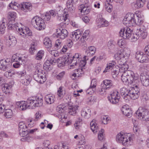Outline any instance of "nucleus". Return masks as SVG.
<instances>
[{
	"mask_svg": "<svg viewBox=\"0 0 149 149\" xmlns=\"http://www.w3.org/2000/svg\"><path fill=\"white\" fill-rule=\"evenodd\" d=\"M42 101L41 97H29L26 101H22L19 102L18 106L20 110L24 111L28 108L33 109L35 107L41 106Z\"/></svg>",
	"mask_w": 149,
	"mask_h": 149,
	"instance_id": "nucleus-1",
	"label": "nucleus"
},
{
	"mask_svg": "<svg viewBox=\"0 0 149 149\" xmlns=\"http://www.w3.org/2000/svg\"><path fill=\"white\" fill-rule=\"evenodd\" d=\"M129 66L127 65H123L119 67V71L123 72L121 74V79L125 84L129 86L132 83L134 78L136 76L133 71L131 70H127Z\"/></svg>",
	"mask_w": 149,
	"mask_h": 149,
	"instance_id": "nucleus-2",
	"label": "nucleus"
},
{
	"mask_svg": "<svg viewBox=\"0 0 149 149\" xmlns=\"http://www.w3.org/2000/svg\"><path fill=\"white\" fill-rule=\"evenodd\" d=\"M123 24L126 26H133L141 25L143 22L141 17H139L136 14L128 13L125 16L123 21Z\"/></svg>",
	"mask_w": 149,
	"mask_h": 149,
	"instance_id": "nucleus-3",
	"label": "nucleus"
},
{
	"mask_svg": "<svg viewBox=\"0 0 149 149\" xmlns=\"http://www.w3.org/2000/svg\"><path fill=\"white\" fill-rule=\"evenodd\" d=\"M137 85L135 87L130 88L128 89L123 87L120 89L121 95L125 99V97H130L133 100L138 98L139 96L140 89Z\"/></svg>",
	"mask_w": 149,
	"mask_h": 149,
	"instance_id": "nucleus-4",
	"label": "nucleus"
},
{
	"mask_svg": "<svg viewBox=\"0 0 149 149\" xmlns=\"http://www.w3.org/2000/svg\"><path fill=\"white\" fill-rule=\"evenodd\" d=\"M130 54V51L125 49L118 51L114 55V58L118 61V63L120 65L119 66H118V67L119 68L120 66L126 65L125 63L127 61Z\"/></svg>",
	"mask_w": 149,
	"mask_h": 149,
	"instance_id": "nucleus-5",
	"label": "nucleus"
},
{
	"mask_svg": "<svg viewBox=\"0 0 149 149\" xmlns=\"http://www.w3.org/2000/svg\"><path fill=\"white\" fill-rule=\"evenodd\" d=\"M127 26L120 30L119 32L120 36L123 37L124 39H130L132 41H136L139 37L138 33L136 32L135 34H132V30Z\"/></svg>",
	"mask_w": 149,
	"mask_h": 149,
	"instance_id": "nucleus-6",
	"label": "nucleus"
},
{
	"mask_svg": "<svg viewBox=\"0 0 149 149\" xmlns=\"http://www.w3.org/2000/svg\"><path fill=\"white\" fill-rule=\"evenodd\" d=\"M133 136L130 134L120 132L116 136V140L118 142L121 143L124 146H128L132 144Z\"/></svg>",
	"mask_w": 149,
	"mask_h": 149,
	"instance_id": "nucleus-7",
	"label": "nucleus"
},
{
	"mask_svg": "<svg viewBox=\"0 0 149 149\" xmlns=\"http://www.w3.org/2000/svg\"><path fill=\"white\" fill-rule=\"evenodd\" d=\"M44 16L41 18L38 16L34 17L32 19L31 22L32 25L36 29L38 30L44 29L45 27L44 21H47L44 19Z\"/></svg>",
	"mask_w": 149,
	"mask_h": 149,
	"instance_id": "nucleus-8",
	"label": "nucleus"
},
{
	"mask_svg": "<svg viewBox=\"0 0 149 149\" xmlns=\"http://www.w3.org/2000/svg\"><path fill=\"white\" fill-rule=\"evenodd\" d=\"M45 72L43 71L37 70L33 75L34 79L40 84L44 83L46 81Z\"/></svg>",
	"mask_w": 149,
	"mask_h": 149,
	"instance_id": "nucleus-9",
	"label": "nucleus"
},
{
	"mask_svg": "<svg viewBox=\"0 0 149 149\" xmlns=\"http://www.w3.org/2000/svg\"><path fill=\"white\" fill-rule=\"evenodd\" d=\"M136 113L138 116L142 117L143 120L149 121V112L147 109L140 107L136 111Z\"/></svg>",
	"mask_w": 149,
	"mask_h": 149,
	"instance_id": "nucleus-10",
	"label": "nucleus"
},
{
	"mask_svg": "<svg viewBox=\"0 0 149 149\" xmlns=\"http://www.w3.org/2000/svg\"><path fill=\"white\" fill-rule=\"evenodd\" d=\"M120 97L119 93L116 91H114L112 92L110 95L108 96V98L111 103L116 104L119 102Z\"/></svg>",
	"mask_w": 149,
	"mask_h": 149,
	"instance_id": "nucleus-11",
	"label": "nucleus"
},
{
	"mask_svg": "<svg viewBox=\"0 0 149 149\" xmlns=\"http://www.w3.org/2000/svg\"><path fill=\"white\" fill-rule=\"evenodd\" d=\"M12 65L11 62L9 58L0 60V69L5 71L9 69Z\"/></svg>",
	"mask_w": 149,
	"mask_h": 149,
	"instance_id": "nucleus-12",
	"label": "nucleus"
},
{
	"mask_svg": "<svg viewBox=\"0 0 149 149\" xmlns=\"http://www.w3.org/2000/svg\"><path fill=\"white\" fill-rule=\"evenodd\" d=\"M56 61L55 58H48L44 64V69L47 71L51 70L52 68V64L53 65L55 63Z\"/></svg>",
	"mask_w": 149,
	"mask_h": 149,
	"instance_id": "nucleus-13",
	"label": "nucleus"
},
{
	"mask_svg": "<svg viewBox=\"0 0 149 149\" xmlns=\"http://www.w3.org/2000/svg\"><path fill=\"white\" fill-rule=\"evenodd\" d=\"M68 35V32L66 29L62 28L57 29L56 36L57 38L63 40L67 37Z\"/></svg>",
	"mask_w": 149,
	"mask_h": 149,
	"instance_id": "nucleus-14",
	"label": "nucleus"
},
{
	"mask_svg": "<svg viewBox=\"0 0 149 149\" xmlns=\"http://www.w3.org/2000/svg\"><path fill=\"white\" fill-rule=\"evenodd\" d=\"M140 78L141 82L143 86H147L149 85V76L146 73H141Z\"/></svg>",
	"mask_w": 149,
	"mask_h": 149,
	"instance_id": "nucleus-15",
	"label": "nucleus"
},
{
	"mask_svg": "<svg viewBox=\"0 0 149 149\" xmlns=\"http://www.w3.org/2000/svg\"><path fill=\"white\" fill-rule=\"evenodd\" d=\"M16 13L14 12H10L8 13V17L9 20L8 26L11 28L14 26V23L16 17Z\"/></svg>",
	"mask_w": 149,
	"mask_h": 149,
	"instance_id": "nucleus-16",
	"label": "nucleus"
},
{
	"mask_svg": "<svg viewBox=\"0 0 149 149\" xmlns=\"http://www.w3.org/2000/svg\"><path fill=\"white\" fill-rule=\"evenodd\" d=\"M24 29L22 28H18V31L20 34L24 36H31L32 33L28 27H24Z\"/></svg>",
	"mask_w": 149,
	"mask_h": 149,
	"instance_id": "nucleus-17",
	"label": "nucleus"
},
{
	"mask_svg": "<svg viewBox=\"0 0 149 149\" xmlns=\"http://www.w3.org/2000/svg\"><path fill=\"white\" fill-rule=\"evenodd\" d=\"M82 33L79 30H77L74 32H72L70 34V36L73 40L77 41L81 36Z\"/></svg>",
	"mask_w": 149,
	"mask_h": 149,
	"instance_id": "nucleus-18",
	"label": "nucleus"
},
{
	"mask_svg": "<svg viewBox=\"0 0 149 149\" xmlns=\"http://www.w3.org/2000/svg\"><path fill=\"white\" fill-rule=\"evenodd\" d=\"M32 8V5L30 3L23 2L21 4V10L25 12L30 11Z\"/></svg>",
	"mask_w": 149,
	"mask_h": 149,
	"instance_id": "nucleus-19",
	"label": "nucleus"
},
{
	"mask_svg": "<svg viewBox=\"0 0 149 149\" xmlns=\"http://www.w3.org/2000/svg\"><path fill=\"white\" fill-rule=\"evenodd\" d=\"M57 20L59 22L61 23V25L63 26L64 27L65 26V24H68V16L67 15H65V16L61 15L60 16H58L57 17Z\"/></svg>",
	"mask_w": 149,
	"mask_h": 149,
	"instance_id": "nucleus-20",
	"label": "nucleus"
},
{
	"mask_svg": "<svg viewBox=\"0 0 149 149\" xmlns=\"http://www.w3.org/2000/svg\"><path fill=\"white\" fill-rule=\"evenodd\" d=\"M81 116L85 118H89L91 116V110L87 107L83 109L81 111Z\"/></svg>",
	"mask_w": 149,
	"mask_h": 149,
	"instance_id": "nucleus-21",
	"label": "nucleus"
},
{
	"mask_svg": "<svg viewBox=\"0 0 149 149\" xmlns=\"http://www.w3.org/2000/svg\"><path fill=\"white\" fill-rule=\"evenodd\" d=\"M67 58L64 57H61L58 58L57 61L58 66L61 68L64 66L66 64H68Z\"/></svg>",
	"mask_w": 149,
	"mask_h": 149,
	"instance_id": "nucleus-22",
	"label": "nucleus"
},
{
	"mask_svg": "<svg viewBox=\"0 0 149 149\" xmlns=\"http://www.w3.org/2000/svg\"><path fill=\"white\" fill-rule=\"evenodd\" d=\"M7 43L9 47L15 46L16 44V39L13 36H9L7 39Z\"/></svg>",
	"mask_w": 149,
	"mask_h": 149,
	"instance_id": "nucleus-23",
	"label": "nucleus"
},
{
	"mask_svg": "<svg viewBox=\"0 0 149 149\" xmlns=\"http://www.w3.org/2000/svg\"><path fill=\"white\" fill-rule=\"evenodd\" d=\"M56 15V13L55 11L53 10H50L49 12H47L45 13L44 19L48 21L50 20L51 17V15L54 17Z\"/></svg>",
	"mask_w": 149,
	"mask_h": 149,
	"instance_id": "nucleus-24",
	"label": "nucleus"
},
{
	"mask_svg": "<svg viewBox=\"0 0 149 149\" xmlns=\"http://www.w3.org/2000/svg\"><path fill=\"white\" fill-rule=\"evenodd\" d=\"M121 111H122L123 114L126 116L130 117L132 115V110L125 106H124L122 108Z\"/></svg>",
	"mask_w": 149,
	"mask_h": 149,
	"instance_id": "nucleus-25",
	"label": "nucleus"
},
{
	"mask_svg": "<svg viewBox=\"0 0 149 149\" xmlns=\"http://www.w3.org/2000/svg\"><path fill=\"white\" fill-rule=\"evenodd\" d=\"M107 46L110 50L115 51L118 49L116 42L113 40H111L108 42Z\"/></svg>",
	"mask_w": 149,
	"mask_h": 149,
	"instance_id": "nucleus-26",
	"label": "nucleus"
},
{
	"mask_svg": "<svg viewBox=\"0 0 149 149\" xmlns=\"http://www.w3.org/2000/svg\"><path fill=\"white\" fill-rule=\"evenodd\" d=\"M45 99L47 103L49 104L53 103L55 100V96L50 94L46 95Z\"/></svg>",
	"mask_w": 149,
	"mask_h": 149,
	"instance_id": "nucleus-27",
	"label": "nucleus"
},
{
	"mask_svg": "<svg viewBox=\"0 0 149 149\" xmlns=\"http://www.w3.org/2000/svg\"><path fill=\"white\" fill-rule=\"evenodd\" d=\"M96 122L95 120L93 119L90 123L91 129L94 133L97 132L98 130V127L97 126Z\"/></svg>",
	"mask_w": 149,
	"mask_h": 149,
	"instance_id": "nucleus-28",
	"label": "nucleus"
},
{
	"mask_svg": "<svg viewBox=\"0 0 149 149\" xmlns=\"http://www.w3.org/2000/svg\"><path fill=\"white\" fill-rule=\"evenodd\" d=\"M11 87V86L9 84H5L2 88V91L6 94L8 95L10 93V91Z\"/></svg>",
	"mask_w": 149,
	"mask_h": 149,
	"instance_id": "nucleus-29",
	"label": "nucleus"
},
{
	"mask_svg": "<svg viewBox=\"0 0 149 149\" xmlns=\"http://www.w3.org/2000/svg\"><path fill=\"white\" fill-rule=\"evenodd\" d=\"M79 107L78 106H70L68 109L69 113L70 115H74L77 112V111Z\"/></svg>",
	"mask_w": 149,
	"mask_h": 149,
	"instance_id": "nucleus-30",
	"label": "nucleus"
},
{
	"mask_svg": "<svg viewBox=\"0 0 149 149\" xmlns=\"http://www.w3.org/2000/svg\"><path fill=\"white\" fill-rule=\"evenodd\" d=\"M116 64V63L114 61H112L111 63L108 64L105 69L103 71V72L105 73L109 71L110 70H111L114 68Z\"/></svg>",
	"mask_w": 149,
	"mask_h": 149,
	"instance_id": "nucleus-31",
	"label": "nucleus"
},
{
	"mask_svg": "<svg viewBox=\"0 0 149 149\" xmlns=\"http://www.w3.org/2000/svg\"><path fill=\"white\" fill-rule=\"evenodd\" d=\"M4 113V116L6 118H10L13 116V112L12 110L10 109H5Z\"/></svg>",
	"mask_w": 149,
	"mask_h": 149,
	"instance_id": "nucleus-32",
	"label": "nucleus"
},
{
	"mask_svg": "<svg viewBox=\"0 0 149 149\" xmlns=\"http://www.w3.org/2000/svg\"><path fill=\"white\" fill-rule=\"evenodd\" d=\"M146 0H136V3L134 4V6L136 8H139L143 6Z\"/></svg>",
	"mask_w": 149,
	"mask_h": 149,
	"instance_id": "nucleus-33",
	"label": "nucleus"
},
{
	"mask_svg": "<svg viewBox=\"0 0 149 149\" xmlns=\"http://www.w3.org/2000/svg\"><path fill=\"white\" fill-rule=\"evenodd\" d=\"M104 85L103 87L106 89L110 88L113 85L112 81L109 80H105L103 81Z\"/></svg>",
	"mask_w": 149,
	"mask_h": 149,
	"instance_id": "nucleus-34",
	"label": "nucleus"
},
{
	"mask_svg": "<svg viewBox=\"0 0 149 149\" xmlns=\"http://www.w3.org/2000/svg\"><path fill=\"white\" fill-rule=\"evenodd\" d=\"M43 43L45 47L47 48L50 49L52 46V41L49 38H45L44 40Z\"/></svg>",
	"mask_w": 149,
	"mask_h": 149,
	"instance_id": "nucleus-35",
	"label": "nucleus"
},
{
	"mask_svg": "<svg viewBox=\"0 0 149 149\" xmlns=\"http://www.w3.org/2000/svg\"><path fill=\"white\" fill-rule=\"evenodd\" d=\"M83 73L82 69H78L74 71L73 74L72 75V77H78L81 76V75Z\"/></svg>",
	"mask_w": 149,
	"mask_h": 149,
	"instance_id": "nucleus-36",
	"label": "nucleus"
},
{
	"mask_svg": "<svg viewBox=\"0 0 149 149\" xmlns=\"http://www.w3.org/2000/svg\"><path fill=\"white\" fill-rule=\"evenodd\" d=\"M96 48L93 46H91L88 47L86 51V52L88 54H91L92 55H94L95 53Z\"/></svg>",
	"mask_w": 149,
	"mask_h": 149,
	"instance_id": "nucleus-37",
	"label": "nucleus"
},
{
	"mask_svg": "<svg viewBox=\"0 0 149 149\" xmlns=\"http://www.w3.org/2000/svg\"><path fill=\"white\" fill-rule=\"evenodd\" d=\"M31 80V77L29 75H26L25 79L22 80V82L25 85H29Z\"/></svg>",
	"mask_w": 149,
	"mask_h": 149,
	"instance_id": "nucleus-38",
	"label": "nucleus"
},
{
	"mask_svg": "<svg viewBox=\"0 0 149 149\" xmlns=\"http://www.w3.org/2000/svg\"><path fill=\"white\" fill-rule=\"evenodd\" d=\"M11 61L13 62H21V63L22 62V58L19 57L15 54L11 58Z\"/></svg>",
	"mask_w": 149,
	"mask_h": 149,
	"instance_id": "nucleus-39",
	"label": "nucleus"
},
{
	"mask_svg": "<svg viewBox=\"0 0 149 149\" xmlns=\"http://www.w3.org/2000/svg\"><path fill=\"white\" fill-rule=\"evenodd\" d=\"M65 91L62 86H60L58 89L57 91L58 95L60 97H63L65 94Z\"/></svg>",
	"mask_w": 149,
	"mask_h": 149,
	"instance_id": "nucleus-40",
	"label": "nucleus"
},
{
	"mask_svg": "<svg viewBox=\"0 0 149 149\" xmlns=\"http://www.w3.org/2000/svg\"><path fill=\"white\" fill-rule=\"evenodd\" d=\"M97 85L96 80L95 79H93L91 81V84L90 87L89 88L88 90L92 89L93 91L95 90V88Z\"/></svg>",
	"mask_w": 149,
	"mask_h": 149,
	"instance_id": "nucleus-41",
	"label": "nucleus"
},
{
	"mask_svg": "<svg viewBox=\"0 0 149 149\" xmlns=\"http://www.w3.org/2000/svg\"><path fill=\"white\" fill-rule=\"evenodd\" d=\"M63 46L62 41L58 39L55 41L54 48L55 49H58L60 48Z\"/></svg>",
	"mask_w": 149,
	"mask_h": 149,
	"instance_id": "nucleus-42",
	"label": "nucleus"
},
{
	"mask_svg": "<svg viewBox=\"0 0 149 149\" xmlns=\"http://www.w3.org/2000/svg\"><path fill=\"white\" fill-rule=\"evenodd\" d=\"M100 27L107 26L109 25V22L104 19L102 18L100 20Z\"/></svg>",
	"mask_w": 149,
	"mask_h": 149,
	"instance_id": "nucleus-43",
	"label": "nucleus"
},
{
	"mask_svg": "<svg viewBox=\"0 0 149 149\" xmlns=\"http://www.w3.org/2000/svg\"><path fill=\"white\" fill-rule=\"evenodd\" d=\"M146 31V27L144 25L140 26V27L137 29L136 32V33L139 34H141V33Z\"/></svg>",
	"mask_w": 149,
	"mask_h": 149,
	"instance_id": "nucleus-44",
	"label": "nucleus"
},
{
	"mask_svg": "<svg viewBox=\"0 0 149 149\" xmlns=\"http://www.w3.org/2000/svg\"><path fill=\"white\" fill-rule=\"evenodd\" d=\"M26 125L23 122H20L19 124V132L21 133L22 132L23 129L26 128Z\"/></svg>",
	"mask_w": 149,
	"mask_h": 149,
	"instance_id": "nucleus-45",
	"label": "nucleus"
},
{
	"mask_svg": "<svg viewBox=\"0 0 149 149\" xmlns=\"http://www.w3.org/2000/svg\"><path fill=\"white\" fill-rule=\"evenodd\" d=\"M106 10L109 13H111L113 10V6L111 4L107 3L104 6Z\"/></svg>",
	"mask_w": 149,
	"mask_h": 149,
	"instance_id": "nucleus-46",
	"label": "nucleus"
},
{
	"mask_svg": "<svg viewBox=\"0 0 149 149\" xmlns=\"http://www.w3.org/2000/svg\"><path fill=\"white\" fill-rule=\"evenodd\" d=\"M6 23L3 21L1 23H0V34H2L4 33L6 28Z\"/></svg>",
	"mask_w": 149,
	"mask_h": 149,
	"instance_id": "nucleus-47",
	"label": "nucleus"
},
{
	"mask_svg": "<svg viewBox=\"0 0 149 149\" xmlns=\"http://www.w3.org/2000/svg\"><path fill=\"white\" fill-rule=\"evenodd\" d=\"M36 45H35L34 43L32 44L29 50L30 53L31 54H33L36 52Z\"/></svg>",
	"mask_w": 149,
	"mask_h": 149,
	"instance_id": "nucleus-48",
	"label": "nucleus"
},
{
	"mask_svg": "<svg viewBox=\"0 0 149 149\" xmlns=\"http://www.w3.org/2000/svg\"><path fill=\"white\" fill-rule=\"evenodd\" d=\"M44 51L43 50H40L38 52L36 57V60H39L41 59L43 55Z\"/></svg>",
	"mask_w": 149,
	"mask_h": 149,
	"instance_id": "nucleus-49",
	"label": "nucleus"
},
{
	"mask_svg": "<svg viewBox=\"0 0 149 149\" xmlns=\"http://www.w3.org/2000/svg\"><path fill=\"white\" fill-rule=\"evenodd\" d=\"M29 129L27 127H26V128L23 129L22 132L21 133L19 132L20 135L22 137H24L27 135L28 134Z\"/></svg>",
	"mask_w": 149,
	"mask_h": 149,
	"instance_id": "nucleus-50",
	"label": "nucleus"
},
{
	"mask_svg": "<svg viewBox=\"0 0 149 149\" xmlns=\"http://www.w3.org/2000/svg\"><path fill=\"white\" fill-rule=\"evenodd\" d=\"M104 131V129H101L99 131L98 136V138L99 140L101 141L104 139V135L103 134Z\"/></svg>",
	"mask_w": 149,
	"mask_h": 149,
	"instance_id": "nucleus-51",
	"label": "nucleus"
},
{
	"mask_svg": "<svg viewBox=\"0 0 149 149\" xmlns=\"http://www.w3.org/2000/svg\"><path fill=\"white\" fill-rule=\"evenodd\" d=\"M82 120L80 118H79L78 120L75 122L74 124V126L76 129L79 128L80 125L82 124Z\"/></svg>",
	"mask_w": 149,
	"mask_h": 149,
	"instance_id": "nucleus-52",
	"label": "nucleus"
},
{
	"mask_svg": "<svg viewBox=\"0 0 149 149\" xmlns=\"http://www.w3.org/2000/svg\"><path fill=\"white\" fill-rule=\"evenodd\" d=\"M67 62H68V64H69L70 63H72L70 66H74L76 65L77 63H78V62L77 61H75L74 60H72V59L70 58H67Z\"/></svg>",
	"mask_w": 149,
	"mask_h": 149,
	"instance_id": "nucleus-53",
	"label": "nucleus"
},
{
	"mask_svg": "<svg viewBox=\"0 0 149 149\" xmlns=\"http://www.w3.org/2000/svg\"><path fill=\"white\" fill-rule=\"evenodd\" d=\"M87 6L84 4H81L79 7V10H80L81 13H84V14L86 15V10Z\"/></svg>",
	"mask_w": 149,
	"mask_h": 149,
	"instance_id": "nucleus-54",
	"label": "nucleus"
},
{
	"mask_svg": "<svg viewBox=\"0 0 149 149\" xmlns=\"http://www.w3.org/2000/svg\"><path fill=\"white\" fill-rule=\"evenodd\" d=\"M143 53L141 51H138L136 53V58L139 61Z\"/></svg>",
	"mask_w": 149,
	"mask_h": 149,
	"instance_id": "nucleus-55",
	"label": "nucleus"
},
{
	"mask_svg": "<svg viewBox=\"0 0 149 149\" xmlns=\"http://www.w3.org/2000/svg\"><path fill=\"white\" fill-rule=\"evenodd\" d=\"M141 59V61H139V62L141 63H147L149 61V59L146 55H144Z\"/></svg>",
	"mask_w": 149,
	"mask_h": 149,
	"instance_id": "nucleus-56",
	"label": "nucleus"
},
{
	"mask_svg": "<svg viewBox=\"0 0 149 149\" xmlns=\"http://www.w3.org/2000/svg\"><path fill=\"white\" fill-rule=\"evenodd\" d=\"M64 108V106L60 105L56 107V110L59 113H61L63 111V109Z\"/></svg>",
	"mask_w": 149,
	"mask_h": 149,
	"instance_id": "nucleus-57",
	"label": "nucleus"
},
{
	"mask_svg": "<svg viewBox=\"0 0 149 149\" xmlns=\"http://www.w3.org/2000/svg\"><path fill=\"white\" fill-rule=\"evenodd\" d=\"M65 74V72L64 71L62 72L56 76V78L58 80H60L63 78Z\"/></svg>",
	"mask_w": 149,
	"mask_h": 149,
	"instance_id": "nucleus-58",
	"label": "nucleus"
},
{
	"mask_svg": "<svg viewBox=\"0 0 149 149\" xmlns=\"http://www.w3.org/2000/svg\"><path fill=\"white\" fill-rule=\"evenodd\" d=\"M79 65L82 69L86 65V60H80V61L79 62Z\"/></svg>",
	"mask_w": 149,
	"mask_h": 149,
	"instance_id": "nucleus-59",
	"label": "nucleus"
},
{
	"mask_svg": "<svg viewBox=\"0 0 149 149\" xmlns=\"http://www.w3.org/2000/svg\"><path fill=\"white\" fill-rule=\"evenodd\" d=\"M102 123L104 124H106L109 121V119L107 116H104L102 118Z\"/></svg>",
	"mask_w": 149,
	"mask_h": 149,
	"instance_id": "nucleus-60",
	"label": "nucleus"
},
{
	"mask_svg": "<svg viewBox=\"0 0 149 149\" xmlns=\"http://www.w3.org/2000/svg\"><path fill=\"white\" fill-rule=\"evenodd\" d=\"M122 73H123V72H120L119 70L118 71V70H114L112 72V75L113 77L115 78L119 74H120V75H121V74Z\"/></svg>",
	"mask_w": 149,
	"mask_h": 149,
	"instance_id": "nucleus-61",
	"label": "nucleus"
},
{
	"mask_svg": "<svg viewBox=\"0 0 149 149\" xmlns=\"http://www.w3.org/2000/svg\"><path fill=\"white\" fill-rule=\"evenodd\" d=\"M134 80L133 81L132 83V84H136L135 85V86L137 85L138 86V87L139 88V86L138 85V84L140 83L139 79L138 76H136L134 78ZM140 89V88H139Z\"/></svg>",
	"mask_w": 149,
	"mask_h": 149,
	"instance_id": "nucleus-62",
	"label": "nucleus"
},
{
	"mask_svg": "<svg viewBox=\"0 0 149 149\" xmlns=\"http://www.w3.org/2000/svg\"><path fill=\"white\" fill-rule=\"evenodd\" d=\"M140 68L142 71H146V70L149 71V66L147 65H143L141 66Z\"/></svg>",
	"mask_w": 149,
	"mask_h": 149,
	"instance_id": "nucleus-63",
	"label": "nucleus"
},
{
	"mask_svg": "<svg viewBox=\"0 0 149 149\" xmlns=\"http://www.w3.org/2000/svg\"><path fill=\"white\" fill-rule=\"evenodd\" d=\"M89 31L88 30H86L84 33L82 37L85 38V39L87 40L89 36Z\"/></svg>",
	"mask_w": 149,
	"mask_h": 149,
	"instance_id": "nucleus-64",
	"label": "nucleus"
}]
</instances>
